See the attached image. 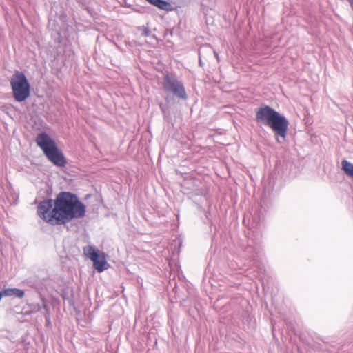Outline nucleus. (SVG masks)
Here are the masks:
<instances>
[{"mask_svg": "<svg viewBox=\"0 0 353 353\" xmlns=\"http://www.w3.org/2000/svg\"><path fill=\"white\" fill-rule=\"evenodd\" d=\"M38 216L51 225H61L85 216V205L77 195L61 192L54 200L45 199L37 206Z\"/></svg>", "mask_w": 353, "mask_h": 353, "instance_id": "obj_1", "label": "nucleus"}, {"mask_svg": "<svg viewBox=\"0 0 353 353\" xmlns=\"http://www.w3.org/2000/svg\"><path fill=\"white\" fill-rule=\"evenodd\" d=\"M255 119L258 123L272 130L278 143L286 141L289 121L284 115L269 105H262L256 111Z\"/></svg>", "mask_w": 353, "mask_h": 353, "instance_id": "obj_2", "label": "nucleus"}, {"mask_svg": "<svg viewBox=\"0 0 353 353\" xmlns=\"http://www.w3.org/2000/svg\"><path fill=\"white\" fill-rule=\"evenodd\" d=\"M36 143L50 162L59 167L65 166L66 161L63 153L58 149L54 141L48 134L39 133L37 136Z\"/></svg>", "mask_w": 353, "mask_h": 353, "instance_id": "obj_3", "label": "nucleus"}, {"mask_svg": "<svg viewBox=\"0 0 353 353\" xmlns=\"http://www.w3.org/2000/svg\"><path fill=\"white\" fill-rule=\"evenodd\" d=\"M10 85L16 101H24L30 97V85L26 75L22 72H15L10 79Z\"/></svg>", "mask_w": 353, "mask_h": 353, "instance_id": "obj_4", "label": "nucleus"}, {"mask_svg": "<svg viewBox=\"0 0 353 353\" xmlns=\"http://www.w3.org/2000/svg\"><path fill=\"white\" fill-rule=\"evenodd\" d=\"M264 216L260 214L259 212H255L252 216L250 230L252 234L249 237L250 244L249 247L254 246V251L256 252L258 247L260 245L263 236V230L264 228Z\"/></svg>", "mask_w": 353, "mask_h": 353, "instance_id": "obj_5", "label": "nucleus"}, {"mask_svg": "<svg viewBox=\"0 0 353 353\" xmlns=\"http://www.w3.org/2000/svg\"><path fill=\"white\" fill-rule=\"evenodd\" d=\"M163 88L164 90L181 99H187L186 94L183 83L176 77L165 74L163 80Z\"/></svg>", "mask_w": 353, "mask_h": 353, "instance_id": "obj_6", "label": "nucleus"}, {"mask_svg": "<svg viewBox=\"0 0 353 353\" xmlns=\"http://www.w3.org/2000/svg\"><path fill=\"white\" fill-rule=\"evenodd\" d=\"M85 256L93 262V266L99 272H101L108 268L104 253L97 250L94 246L89 245L83 248Z\"/></svg>", "mask_w": 353, "mask_h": 353, "instance_id": "obj_7", "label": "nucleus"}, {"mask_svg": "<svg viewBox=\"0 0 353 353\" xmlns=\"http://www.w3.org/2000/svg\"><path fill=\"white\" fill-rule=\"evenodd\" d=\"M3 296H15L19 299H21L24 296V291L21 289L12 288H6L1 290Z\"/></svg>", "mask_w": 353, "mask_h": 353, "instance_id": "obj_8", "label": "nucleus"}, {"mask_svg": "<svg viewBox=\"0 0 353 353\" xmlns=\"http://www.w3.org/2000/svg\"><path fill=\"white\" fill-rule=\"evenodd\" d=\"M342 170L348 176L353 178V163L344 159L341 162Z\"/></svg>", "mask_w": 353, "mask_h": 353, "instance_id": "obj_9", "label": "nucleus"}, {"mask_svg": "<svg viewBox=\"0 0 353 353\" xmlns=\"http://www.w3.org/2000/svg\"><path fill=\"white\" fill-rule=\"evenodd\" d=\"M150 3L157 6V8L166 10L167 7L169 6L168 3L163 0H146Z\"/></svg>", "mask_w": 353, "mask_h": 353, "instance_id": "obj_10", "label": "nucleus"}, {"mask_svg": "<svg viewBox=\"0 0 353 353\" xmlns=\"http://www.w3.org/2000/svg\"><path fill=\"white\" fill-rule=\"evenodd\" d=\"M28 307L30 308L29 310L26 311V314L34 313L41 310V306L39 304H30L28 305Z\"/></svg>", "mask_w": 353, "mask_h": 353, "instance_id": "obj_11", "label": "nucleus"}, {"mask_svg": "<svg viewBox=\"0 0 353 353\" xmlns=\"http://www.w3.org/2000/svg\"><path fill=\"white\" fill-rule=\"evenodd\" d=\"M151 34L150 30L147 28H143V31L141 32V36L143 37H149Z\"/></svg>", "mask_w": 353, "mask_h": 353, "instance_id": "obj_12", "label": "nucleus"}, {"mask_svg": "<svg viewBox=\"0 0 353 353\" xmlns=\"http://www.w3.org/2000/svg\"><path fill=\"white\" fill-rule=\"evenodd\" d=\"M350 3V5L353 9V0H349Z\"/></svg>", "mask_w": 353, "mask_h": 353, "instance_id": "obj_13", "label": "nucleus"}, {"mask_svg": "<svg viewBox=\"0 0 353 353\" xmlns=\"http://www.w3.org/2000/svg\"><path fill=\"white\" fill-rule=\"evenodd\" d=\"M214 55L216 56V59L219 60V54L216 52H214Z\"/></svg>", "mask_w": 353, "mask_h": 353, "instance_id": "obj_14", "label": "nucleus"}, {"mask_svg": "<svg viewBox=\"0 0 353 353\" xmlns=\"http://www.w3.org/2000/svg\"><path fill=\"white\" fill-rule=\"evenodd\" d=\"M215 241H216V240H215V237H213V238H212V243H214V242H215Z\"/></svg>", "mask_w": 353, "mask_h": 353, "instance_id": "obj_15", "label": "nucleus"}]
</instances>
